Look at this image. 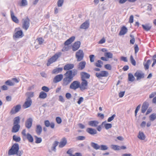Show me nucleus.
<instances>
[{"label":"nucleus","instance_id":"nucleus-20","mask_svg":"<svg viewBox=\"0 0 156 156\" xmlns=\"http://www.w3.org/2000/svg\"><path fill=\"white\" fill-rule=\"evenodd\" d=\"M10 12L11 18L12 20L16 23H18L19 22V20L15 16L13 11L12 10H11Z\"/></svg>","mask_w":156,"mask_h":156},{"label":"nucleus","instance_id":"nucleus-57","mask_svg":"<svg viewBox=\"0 0 156 156\" xmlns=\"http://www.w3.org/2000/svg\"><path fill=\"white\" fill-rule=\"evenodd\" d=\"M37 41L39 44L41 45L43 43L44 40L41 38H39L37 39Z\"/></svg>","mask_w":156,"mask_h":156},{"label":"nucleus","instance_id":"nucleus-31","mask_svg":"<svg viewBox=\"0 0 156 156\" xmlns=\"http://www.w3.org/2000/svg\"><path fill=\"white\" fill-rule=\"evenodd\" d=\"M42 131V128L40 125H37L36 126V132L38 135H40Z\"/></svg>","mask_w":156,"mask_h":156},{"label":"nucleus","instance_id":"nucleus-19","mask_svg":"<svg viewBox=\"0 0 156 156\" xmlns=\"http://www.w3.org/2000/svg\"><path fill=\"white\" fill-rule=\"evenodd\" d=\"M86 62L85 61H82L80 62L78 66L77 69L78 70H81L85 67Z\"/></svg>","mask_w":156,"mask_h":156},{"label":"nucleus","instance_id":"nucleus-5","mask_svg":"<svg viewBox=\"0 0 156 156\" xmlns=\"http://www.w3.org/2000/svg\"><path fill=\"white\" fill-rule=\"evenodd\" d=\"M84 54L82 50L80 49L77 51L76 54V57L78 61L82 60L84 57Z\"/></svg>","mask_w":156,"mask_h":156},{"label":"nucleus","instance_id":"nucleus-29","mask_svg":"<svg viewBox=\"0 0 156 156\" xmlns=\"http://www.w3.org/2000/svg\"><path fill=\"white\" fill-rule=\"evenodd\" d=\"M99 122L97 121H91L89 122L88 124L92 127H96L99 124Z\"/></svg>","mask_w":156,"mask_h":156},{"label":"nucleus","instance_id":"nucleus-9","mask_svg":"<svg viewBox=\"0 0 156 156\" xmlns=\"http://www.w3.org/2000/svg\"><path fill=\"white\" fill-rule=\"evenodd\" d=\"M134 76L136 77V80H139L144 77V73L141 71H137L134 75Z\"/></svg>","mask_w":156,"mask_h":156},{"label":"nucleus","instance_id":"nucleus-17","mask_svg":"<svg viewBox=\"0 0 156 156\" xmlns=\"http://www.w3.org/2000/svg\"><path fill=\"white\" fill-rule=\"evenodd\" d=\"M63 77L62 74H59L56 76L53 79V82L55 83H57L60 81Z\"/></svg>","mask_w":156,"mask_h":156},{"label":"nucleus","instance_id":"nucleus-58","mask_svg":"<svg viewBox=\"0 0 156 156\" xmlns=\"http://www.w3.org/2000/svg\"><path fill=\"white\" fill-rule=\"evenodd\" d=\"M105 67L107 69L110 70L112 69V66L109 64H107L105 65Z\"/></svg>","mask_w":156,"mask_h":156},{"label":"nucleus","instance_id":"nucleus-46","mask_svg":"<svg viewBox=\"0 0 156 156\" xmlns=\"http://www.w3.org/2000/svg\"><path fill=\"white\" fill-rule=\"evenodd\" d=\"M150 120L151 121H153L155 119H156V115L155 114L153 113L151 115L149 116Z\"/></svg>","mask_w":156,"mask_h":156},{"label":"nucleus","instance_id":"nucleus-48","mask_svg":"<svg viewBox=\"0 0 156 156\" xmlns=\"http://www.w3.org/2000/svg\"><path fill=\"white\" fill-rule=\"evenodd\" d=\"M103 64V62L100 60H98V62L95 63L96 66L99 67H101V65Z\"/></svg>","mask_w":156,"mask_h":156},{"label":"nucleus","instance_id":"nucleus-64","mask_svg":"<svg viewBox=\"0 0 156 156\" xmlns=\"http://www.w3.org/2000/svg\"><path fill=\"white\" fill-rule=\"evenodd\" d=\"M129 22L130 23H132L133 22V15H131L129 18Z\"/></svg>","mask_w":156,"mask_h":156},{"label":"nucleus","instance_id":"nucleus-37","mask_svg":"<svg viewBox=\"0 0 156 156\" xmlns=\"http://www.w3.org/2000/svg\"><path fill=\"white\" fill-rule=\"evenodd\" d=\"M62 70V68H58L54 69L52 71V73L53 74H57L61 72Z\"/></svg>","mask_w":156,"mask_h":156},{"label":"nucleus","instance_id":"nucleus-12","mask_svg":"<svg viewBox=\"0 0 156 156\" xmlns=\"http://www.w3.org/2000/svg\"><path fill=\"white\" fill-rule=\"evenodd\" d=\"M21 108V106L20 105H17L11 109L10 113L14 114L18 112Z\"/></svg>","mask_w":156,"mask_h":156},{"label":"nucleus","instance_id":"nucleus-36","mask_svg":"<svg viewBox=\"0 0 156 156\" xmlns=\"http://www.w3.org/2000/svg\"><path fill=\"white\" fill-rule=\"evenodd\" d=\"M47 97V94L44 91H41L40 92L39 98L41 99H44Z\"/></svg>","mask_w":156,"mask_h":156},{"label":"nucleus","instance_id":"nucleus-27","mask_svg":"<svg viewBox=\"0 0 156 156\" xmlns=\"http://www.w3.org/2000/svg\"><path fill=\"white\" fill-rule=\"evenodd\" d=\"M44 123L45 126L47 127H48L50 126L51 128L53 129L54 128V123L53 122L50 123L48 120H46L44 121Z\"/></svg>","mask_w":156,"mask_h":156},{"label":"nucleus","instance_id":"nucleus-6","mask_svg":"<svg viewBox=\"0 0 156 156\" xmlns=\"http://www.w3.org/2000/svg\"><path fill=\"white\" fill-rule=\"evenodd\" d=\"M80 82L78 80L73 81L70 85L69 88L74 90L80 88Z\"/></svg>","mask_w":156,"mask_h":156},{"label":"nucleus","instance_id":"nucleus-60","mask_svg":"<svg viewBox=\"0 0 156 156\" xmlns=\"http://www.w3.org/2000/svg\"><path fill=\"white\" fill-rule=\"evenodd\" d=\"M42 90L46 92H48L49 90V88L46 86L43 87H42Z\"/></svg>","mask_w":156,"mask_h":156},{"label":"nucleus","instance_id":"nucleus-28","mask_svg":"<svg viewBox=\"0 0 156 156\" xmlns=\"http://www.w3.org/2000/svg\"><path fill=\"white\" fill-rule=\"evenodd\" d=\"M102 125H103L106 129H108L112 128V124L110 123H106V121H105L102 123Z\"/></svg>","mask_w":156,"mask_h":156},{"label":"nucleus","instance_id":"nucleus-62","mask_svg":"<svg viewBox=\"0 0 156 156\" xmlns=\"http://www.w3.org/2000/svg\"><path fill=\"white\" fill-rule=\"evenodd\" d=\"M105 38L103 37L98 42L99 44H102L105 42Z\"/></svg>","mask_w":156,"mask_h":156},{"label":"nucleus","instance_id":"nucleus-56","mask_svg":"<svg viewBox=\"0 0 156 156\" xmlns=\"http://www.w3.org/2000/svg\"><path fill=\"white\" fill-rule=\"evenodd\" d=\"M115 114H114L112 116L109 117L107 120L108 122H109L113 120L115 117Z\"/></svg>","mask_w":156,"mask_h":156},{"label":"nucleus","instance_id":"nucleus-39","mask_svg":"<svg viewBox=\"0 0 156 156\" xmlns=\"http://www.w3.org/2000/svg\"><path fill=\"white\" fill-rule=\"evenodd\" d=\"M151 63V61L150 60H148L147 62L144 63V65L145 67V69L146 70H147L148 69L149 67V65Z\"/></svg>","mask_w":156,"mask_h":156},{"label":"nucleus","instance_id":"nucleus-13","mask_svg":"<svg viewBox=\"0 0 156 156\" xmlns=\"http://www.w3.org/2000/svg\"><path fill=\"white\" fill-rule=\"evenodd\" d=\"M23 32L21 30H17L13 35V39L22 37H23Z\"/></svg>","mask_w":156,"mask_h":156},{"label":"nucleus","instance_id":"nucleus-3","mask_svg":"<svg viewBox=\"0 0 156 156\" xmlns=\"http://www.w3.org/2000/svg\"><path fill=\"white\" fill-rule=\"evenodd\" d=\"M65 76L62 81V85L66 86L69 84L73 80V78L70 76L66 72L64 74Z\"/></svg>","mask_w":156,"mask_h":156},{"label":"nucleus","instance_id":"nucleus-1","mask_svg":"<svg viewBox=\"0 0 156 156\" xmlns=\"http://www.w3.org/2000/svg\"><path fill=\"white\" fill-rule=\"evenodd\" d=\"M19 145L17 143L15 144L9 150L8 155H9L16 154L17 156H21L23 153L22 151H19Z\"/></svg>","mask_w":156,"mask_h":156},{"label":"nucleus","instance_id":"nucleus-26","mask_svg":"<svg viewBox=\"0 0 156 156\" xmlns=\"http://www.w3.org/2000/svg\"><path fill=\"white\" fill-rule=\"evenodd\" d=\"M127 31V29L125 26H123L121 28L119 33L120 35H123L125 34Z\"/></svg>","mask_w":156,"mask_h":156},{"label":"nucleus","instance_id":"nucleus-61","mask_svg":"<svg viewBox=\"0 0 156 156\" xmlns=\"http://www.w3.org/2000/svg\"><path fill=\"white\" fill-rule=\"evenodd\" d=\"M134 50L135 53L136 54L139 51V48L137 44H135V45Z\"/></svg>","mask_w":156,"mask_h":156},{"label":"nucleus","instance_id":"nucleus-47","mask_svg":"<svg viewBox=\"0 0 156 156\" xmlns=\"http://www.w3.org/2000/svg\"><path fill=\"white\" fill-rule=\"evenodd\" d=\"M108 148V147L106 145H101L100 146V149L101 150L104 151L107 150Z\"/></svg>","mask_w":156,"mask_h":156},{"label":"nucleus","instance_id":"nucleus-25","mask_svg":"<svg viewBox=\"0 0 156 156\" xmlns=\"http://www.w3.org/2000/svg\"><path fill=\"white\" fill-rule=\"evenodd\" d=\"M87 132L91 135H94L97 133V131L95 129L92 128H88L86 130Z\"/></svg>","mask_w":156,"mask_h":156},{"label":"nucleus","instance_id":"nucleus-33","mask_svg":"<svg viewBox=\"0 0 156 156\" xmlns=\"http://www.w3.org/2000/svg\"><path fill=\"white\" fill-rule=\"evenodd\" d=\"M143 29L146 31H149L151 28V26L150 24H146L142 25Z\"/></svg>","mask_w":156,"mask_h":156},{"label":"nucleus","instance_id":"nucleus-51","mask_svg":"<svg viewBox=\"0 0 156 156\" xmlns=\"http://www.w3.org/2000/svg\"><path fill=\"white\" fill-rule=\"evenodd\" d=\"M35 138L36 141L35 143L37 144L40 143L42 141V139L41 138L38 137L36 136H35Z\"/></svg>","mask_w":156,"mask_h":156},{"label":"nucleus","instance_id":"nucleus-23","mask_svg":"<svg viewBox=\"0 0 156 156\" xmlns=\"http://www.w3.org/2000/svg\"><path fill=\"white\" fill-rule=\"evenodd\" d=\"M75 38V37L74 36L71 37L65 42L64 45L66 46L71 44L74 41Z\"/></svg>","mask_w":156,"mask_h":156},{"label":"nucleus","instance_id":"nucleus-16","mask_svg":"<svg viewBox=\"0 0 156 156\" xmlns=\"http://www.w3.org/2000/svg\"><path fill=\"white\" fill-rule=\"evenodd\" d=\"M77 71L76 69L68 70L66 71V73L69 75L73 78V77L77 74Z\"/></svg>","mask_w":156,"mask_h":156},{"label":"nucleus","instance_id":"nucleus-34","mask_svg":"<svg viewBox=\"0 0 156 156\" xmlns=\"http://www.w3.org/2000/svg\"><path fill=\"white\" fill-rule=\"evenodd\" d=\"M91 146L96 150H98L100 149V146L97 143L92 142L91 143Z\"/></svg>","mask_w":156,"mask_h":156},{"label":"nucleus","instance_id":"nucleus-42","mask_svg":"<svg viewBox=\"0 0 156 156\" xmlns=\"http://www.w3.org/2000/svg\"><path fill=\"white\" fill-rule=\"evenodd\" d=\"M104 56L108 58H111L113 57V54L111 52H105L104 54Z\"/></svg>","mask_w":156,"mask_h":156},{"label":"nucleus","instance_id":"nucleus-32","mask_svg":"<svg viewBox=\"0 0 156 156\" xmlns=\"http://www.w3.org/2000/svg\"><path fill=\"white\" fill-rule=\"evenodd\" d=\"M20 126L19 125H14L12 130V132L13 133H16L19 130Z\"/></svg>","mask_w":156,"mask_h":156},{"label":"nucleus","instance_id":"nucleus-24","mask_svg":"<svg viewBox=\"0 0 156 156\" xmlns=\"http://www.w3.org/2000/svg\"><path fill=\"white\" fill-rule=\"evenodd\" d=\"M67 141L66 139L64 137L60 141L59 145V147L60 148L64 147L67 144Z\"/></svg>","mask_w":156,"mask_h":156},{"label":"nucleus","instance_id":"nucleus-14","mask_svg":"<svg viewBox=\"0 0 156 156\" xmlns=\"http://www.w3.org/2000/svg\"><path fill=\"white\" fill-rule=\"evenodd\" d=\"M33 119L32 118H30L27 119L25 122V126L28 129H30L32 125Z\"/></svg>","mask_w":156,"mask_h":156},{"label":"nucleus","instance_id":"nucleus-38","mask_svg":"<svg viewBox=\"0 0 156 156\" xmlns=\"http://www.w3.org/2000/svg\"><path fill=\"white\" fill-rule=\"evenodd\" d=\"M19 4L21 6H25L27 5L28 3L26 0H22L21 2Z\"/></svg>","mask_w":156,"mask_h":156},{"label":"nucleus","instance_id":"nucleus-55","mask_svg":"<svg viewBox=\"0 0 156 156\" xmlns=\"http://www.w3.org/2000/svg\"><path fill=\"white\" fill-rule=\"evenodd\" d=\"M141 106L140 105H139L136 107L135 111V116H136L137 115V113L138 111L140 109Z\"/></svg>","mask_w":156,"mask_h":156},{"label":"nucleus","instance_id":"nucleus-44","mask_svg":"<svg viewBox=\"0 0 156 156\" xmlns=\"http://www.w3.org/2000/svg\"><path fill=\"white\" fill-rule=\"evenodd\" d=\"M13 139L16 142H19L20 141L21 138L20 136L14 135L13 136Z\"/></svg>","mask_w":156,"mask_h":156},{"label":"nucleus","instance_id":"nucleus-49","mask_svg":"<svg viewBox=\"0 0 156 156\" xmlns=\"http://www.w3.org/2000/svg\"><path fill=\"white\" fill-rule=\"evenodd\" d=\"M5 83L7 85L10 86H13L14 84V83L12 82L10 80H7L5 82Z\"/></svg>","mask_w":156,"mask_h":156},{"label":"nucleus","instance_id":"nucleus-4","mask_svg":"<svg viewBox=\"0 0 156 156\" xmlns=\"http://www.w3.org/2000/svg\"><path fill=\"white\" fill-rule=\"evenodd\" d=\"M21 133L23 139H27L29 142H33L34 139L32 136L29 133H26V130L25 129L23 130Z\"/></svg>","mask_w":156,"mask_h":156},{"label":"nucleus","instance_id":"nucleus-11","mask_svg":"<svg viewBox=\"0 0 156 156\" xmlns=\"http://www.w3.org/2000/svg\"><path fill=\"white\" fill-rule=\"evenodd\" d=\"M32 103V101L31 98H26V101L23 105V107L24 108H27L29 107Z\"/></svg>","mask_w":156,"mask_h":156},{"label":"nucleus","instance_id":"nucleus-35","mask_svg":"<svg viewBox=\"0 0 156 156\" xmlns=\"http://www.w3.org/2000/svg\"><path fill=\"white\" fill-rule=\"evenodd\" d=\"M137 137L139 139L141 140H144L145 138V136L143 132H139Z\"/></svg>","mask_w":156,"mask_h":156},{"label":"nucleus","instance_id":"nucleus-8","mask_svg":"<svg viewBox=\"0 0 156 156\" xmlns=\"http://www.w3.org/2000/svg\"><path fill=\"white\" fill-rule=\"evenodd\" d=\"M22 24V27L23 29L27 30L28 28L30 25V20L27 18L23 19Z\"/></svg>","mask_w":156,"mask_h":156},{"label":"nucleus","instance_id":"nucleus-40","mask_svg":"<svg viewBox=\"0 0 156 156\" xmlns=\"http://www.w3.org/2000/svg\"><path fill=\"white\" fill-rule=\"evenodd\" d=\"M135 80V78L133 75L129 73L128 74V80L131 82H133Z\"/></svg>","mask_w":156,"mask_h":156},{"label":"nucleus","instance_id":"nucleus-21","mask_svg":"<svg viewBox=\"0 0 156 156\" xmlns=\"http://www.w3.org/2000/svg\"><path fill=\"white\" fill-rule=\"evenodd\" d=\"M148 105L149 104L147 102H145L143 103L142 107L141 112L142 113H144L145 112L148 108Z\"/></svg>","mask_w":156,"mask_h":156},{"label":"nucleus","instance_id":"nucleus-2","mask_svg":"<svg viewBox=\"0 0 156 156\" xmlns=\"http://www.w3.org/2000/svg\"><path fill=\"white\" fill-rule=\"evenodd\" d=\"M61 55L62 53L61 52H58L56 53L48 60L47 64V66H48L51 64L56 61L57 59L61 56Z\"/></svg>","mask_w":156,"mask_h":156},{"label":"nucleus","instance_id":"nucleus-52","mask_svg":"<svg viewBox=\"0 0 156 156\" xmlns=\"http://www.w3.org/2000/svg\"><path fill=\"white\" fill-rule=\"evenodd\" d=\"M64 0H58L57 2V5L58 7H61L63 3Z\"/></svg>","mask_w":156,"mask_h":156},{"label":"nucleus","instance_id":"nucleus-45","mask_svg":"<svg viewBox=\"0 0 156 156\" xmlns=\"http://www.w3.org/2000/svg\"><path fill=\"white\" fill-rule=\"evenodd\" d=\"M111 147L112 149L114 150H119L120 149V147L117 145H112Z\"/></svg>","mask_w":156,"mask_h":156},{"label":"nucleus","instance_id":"nucleus-30","mask_svg":"<svg viewBox=\"0 0 156 156\" xmlns=\"http://www.w3.org/2000/svg\"><path fill=\"white\" fill-rule=\"evenodd\" d=\"M89 23L88 22L86 21L82 24L80 27V29H86L89 27Z\"/></svg>","mask_w":156,"mask_h":156},{"label":"nucleus","instance_id":"nucleus-7","mask_svg":"<svg viewBox=\"0 0 156 156\" xmlns=\"http://www.w3.org/2000/svg\"><path fill=\"white\" fill-rule=\"evenodd\" d=\"M108 72L103 71H101L99 73H96V76L98 78H101L103 77H105L108 76Z\"/></svg>","mask_w":156,"mask_h":156},{"label":"nucleus","instance_id":"nucleus-53","mask_svg":"<svg viewBox=\"0 0 156 156\" xmlns=\"http://www.w3.org/2000/svg\"><path fill=\"white\" fill-rule=\"evenodd\" d=\"M90 61L91 62H94V61L95 56L94 55H92L89 56Z\"/></svg>","mask_w":156,"mask_h":156},{"label":"nucleus","instance_id":"nucleus-63","mask_svg":"<svg viewBox=\"0 0 156 156\" xmlns=\"http://www.w3.org/2000/svg\"><path fill=\"white\" fill-rule=\"evenodd\" d=\"M59 101L62 102H65L64 99L63 98V97L61 96L60 95L59 96Z\"/></svg>","mask_w":156,"mask_h":156},{"label":"nucleus","instance_id":"nucleus-59","mask_svg":"<svg viewBox=\"0 0 156 156\" xmlns=\"http://www.w3.org/2000/svg\"><path fill=\"white\" fill-rule=\"evenodd\" d=\"M130 37L132 38V39L130 41V43L133 44L135 42V38L133 35H130Z\"/></svg>","mask_w":156,"mask_h":156},{"label":"nucleus","instance_id":"nucleus-22","mask_svg":"<svg viewBox=\"0 0 156 156\" xmlns=\"http://www.w3.org/2000/svg\"><path fill=\"white\" fill-rule=\"evenodd\" d=\"M74 67V65L73 64H68L66 65L64 67V69L65 70H70L73 69Z\"/></svg>","mask_w":156,"mask_h":156},{"label":"nucleus","instance_id":"nucleus-18","mask_svg":"<svg viewBox=\"0 0 156 156\" xmlns=\"http://www.w3.org/2000/svg\"><path fill=\"white\" fill-rule=\"evenodd\" d=\"M82 80H86L85 79H89L90 77L89 74L84 72H82L80 73Z\"/></svg>","mask_w":156,"mask_h":156},{"label":"nucleus","instance_id":"nucleus-54","mask_svg":"<svg viewBox=\"0 0 156 156\" xmlns=\"http://www.w3.org/2000/svg\"><path fill=\"white\" fill-rule=\"evenodd\" d=\"M76 139L78 140H83L85 139V137L83 136H79L77 137Z\"/></svg>","mask_w":156,"mask_h":156},{"label":"nucleus","instance_id":"nucleus-15","mask_svg":"<svg viewBox=\"0 0 156 156\" xmlns=\"http://www.w3.org/2000/svg\"><path fill=\"white\" fill-rule=\"evenodd\" d=\"M81 43L80 41L76 42L72 46L73 51H75L77 50L80 48Z\"/></svg>","mask_w":156,"mask_h":156},{"label":"nucleus","instance_id":"nucleus-41","mask_svg":"<svg viewBox=\"0 0 156 156\" xmlns=\"http://www.w3.org/2000/svg\"><path fill=\"white\" fill-rule=\"evenodd\" d=\"M20 118L19 116L16 117L14 119V125H19Z\"/></svg>","mask_w":156,"mask_h":156},{"label":"nucleus","instance_id":"nucleus-43","mask_svg":"<svg viewBox=\"0 0 156 156\" xmlns=\"http://www.w3.org/2000/svg\"><path fill=\"white\" fill-rule=\"evenodd\" d=\"M26 95L27 98H31L34 96V92H27L26 93Z\"/></svg>","mask_w":156,"mask_h":156},{"label":"nucleus","instance_id":"nucleus-10","mask_svg":"<svg viewBox=\"0 0 156 156\" xmlns=\"http://www.w3.org/2000/svg\"><path fill=\"white\" fill-rule=\"evenodd\" d=\"M81 83H80V88L81 90H83L87 89L88 83L86 80H82Z\"/></svg>","mask_w":156,"mask_h":156},{"label":"nucleus","instance_id":"nucleus-50","mask_svg":"<svg viewBox=\"0 0 156 156\" xmlns=\"http://www.w3.org/2000/svg\"><path fill=\"white\" fill-rule=\"evenodd\" d=\"M130 60L132 64L135 66L136 65V62L134 59L132 55H131L130 57Z\"/></svg>","mask_w":156,"mask_h":156}]
</instances>
